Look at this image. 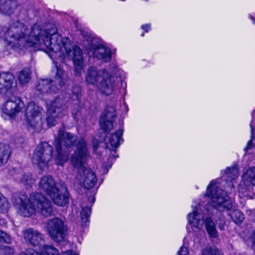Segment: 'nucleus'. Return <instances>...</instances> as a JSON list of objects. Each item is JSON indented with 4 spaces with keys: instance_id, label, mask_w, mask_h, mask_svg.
<instances>
[{
    "instance_id": "f257e3e1",
    "label": "nucleus",
    "mask_w": 255,
    "mask_h": 255,
    "mask_svg": "<svg viewBox=\"0 0 255 255\" xmlns=\"http://www.w3.org/2000/svg\"><path fill=\"white\" fill-rule=\"evenodd\" d=\"M0 41L7 50L18 51L32 46H39L52 59L54 54L64 63L73 61L76 75L80 76L85 66L80 48L67 37L57 33L56 27L50 25L43 29L34 24L29 31L27 26L16 21L0 28Z\"/></svg>"
},
{
    "instance_id": "f03ea898",
    "label": "nucleus",
    "mask_w": 255,
    "mask_h": 255,
    "mask_svg": "<svg viewBox=\"0 0 255 255\" xmlns=\"http://www.w3.org/2000/svg\"><path fill=\"white\" fill-rule=\"evenodd\" d=\"M76 149L72 155L71 162L75 168L82 167L89 157L87 143L83 138L77 140L72 134L63 130L59 131L54 142L56 153L52 156L53 148L47 142L38 145L33 153L32 161L42 170L47 169L52 161L58 165H63L68 160L70 149L74 146Z\"/></svg>"
},
{
    "instance_id": "7ed1b4c3",
    "label": "nucleus",
    "mask_w": 255,
    "mask_h": 255,
    "mask_svg": "<svg viewBox=\"0 0 255 255\" xmlns=\"http://www.w3.org/2000/svg\"><path fill=\"white\" fill-rule=\"evenodd\" d=\"M118 69V66L114 63L103 69L91 66L86 71L85 82L87 85L96 88L102 94L110 95L118 89V79L114 76Z\"/></svg>"
},
{
    "instance_id": "20e7f679",
    "label": "nucleus",
    "mask_w": 255,
    "mask_h": 255,
    "mask_svg": "<svg viewBox=\"0 0 255 255\" xmlns=\"http://www.w3.org/2000/svg\"><path fill=\"white\" fill-rule=\"evenodd\" d=\"M13 205L17 214L24 217H29L36 212L49 217L53 212L51 202L39 193L31 194L29 198L25 194L19 195L15 199Z\"/></svg>"
},
{
    "instance_id": "39448f33",
    "label": "nucleus",
    "mask_w": 255,
    "mask_h": 255,
    "mask_svg": "<svg viewBox=\"0 0 255 255\" xmlns=\"http://www.w3.org/2000/svg\"><path fill=\"white\" fill-rule=\"evenodd\" d=\"M220 183L217 180H212L207 187L204 198L215 209L223 212L232 208V201L229 197L220 188Z\"/></svg>"
},
{
    "instance_id": "423d86ee",
    "label": "nucleus",
    "mask_w": 255,
    "mask_h": 255,
    "mask_svg": "<svg viewBox=\"0 0 255 255\" xmlns=\"http://www.w3.org/2000/svg\"><path fill=\"white\" fill-rule=\"evenodd\" d=\"M54 62L57 68L55 80L51 81L48 79L39 80L36 87V90L39 94L56 93L62 88L67 80V75L63 69L59 67L58 62Z\"/></svg>"
},
{
    "instance_id": "0eeeda50",
    "label": "nucleus",
    "mask_w": 255,
    "mask_h": 255,
    "mask_svg": "<svg viewBox=\"0 0 255 255\" xmlns=\"http://www.w3.org/2000/svg\"><path fill=\"white\" fill-rule=\"evenodd\" d=\"M42 109L34 102H29L25 109V116L29 130L38 132L42 128Z\"/></svg>"
},
{
    "instance_id": "6e6552de",
    "label": "nucleus",
    "mask_w": 255,
    "mask_h": 255,
    "mask_svg": "<svg viewBox=\"0 0 255 255\" xmlns=\"http://www.w3.org/2000/svg\"><path fill=\"white\" fill-rule=\"evenodd\" d=\"M240 198H252L255 190V168L252 167L244 169L242 176V181L239 185Z\"/></svg>"
},
{
    "instance_id": "1a4fd4ad",
    "label": "nucleus",
    "mask_w": 255,
    "mask_h": 255,
    "mask_svg": "<svg viewBox=\"0 0 255 255\" xmlns=\"http://www.w3.org/2000/svg\"><path fill=\"white\" fill-rule=\"evenodd\" d=\"M25 105L20 97L12 96L0 107L1 116L5 120L12 119L22 112Z\"/></svg>"
},
{
    "instance_id": "9d476101",
    "label": "nucleus",
    "mask_w": 255,
    "mask_h": 255,
    "mask_svg": "<svg viewBox=\"0 0 255 255\" xmlns=\"http://www.w3.org/2000/svg\"><path fill=\"white\" fill-rule=\"evenodd\" d=\"M67 106L65 100L58 97L47 105V122L49 126H55L59 119L63 117Z\"/></svg>"
},
{
    "instance_id": "9b49d317",
    "label": "nucleus",
    "mask_w": 255,
    "mask_h": 255,
    "mask_svg": "<svg viewBox=\"0 0 255 255\" xmlns=\"http://www.w3.org/2000/svg\"><path fill=\"white\" fill-rule=\"evenodd\" d=\"M206 205L203 202L202 205L193 203L192 204V211L188 214L187 219L188 221V227L190 226L193 231L194 229L199 230L203 228V224L205 223V214L202 213L201 206Z\"/></svg>"
},
{
    "instance_id": "f8f14e48",
    "label": "nucleus",
    "mask_w": 255,
    "mask_h": 255,
    "mask_svg": "<svg viewBox=\"0 0 255 255\" xmlns=\"http://www.w3.org/2000/svg\"><path fill=\"white\" fill-rule=\"evenodd\" d=\"M46 229L48 234L55 242L60 243L64 240L66 228L61 219L54 218L49 220L47 222Z\"/></svg>"
},
{
    "instance_id": "ddd939ff",
    "label": "nucleus",
    "mask_w": 255,
    "mask_h": 255,
    "mask_svg": "<svg viewBox=\"0 0 255 255\" xmlns=\"http://www.w3.org/2000/svg\"><path fill=\"white\" fill-rule=\"evenodd\" d=\"M86 163L82 167L76 168L80 170L77 178L85 188L90 189L95 185L97 178L94 171L89 168L84 167Z\"/></svg>"
},
{
    "instance_id": "4468645a",
    "label": "nucleus",
    "mask_w": 255,
    "mask_h": 255,
    "mask_svg": "<svg viewBox=\"0 0 255 255\" xmlns=\"http://www.w3.org/2000/svg\"><path fill=\"white\" fill-rule=\"evenodd\" d=\"M23 7L18 0H0V13L4 15H17Z\"/></svg>"
},
{
    "instance_id": "2eb2a0df",
    "label": "nucleus",
    "mask_w": 255,
    "mask_h": 255,
    "mask_svg": "<svg viewBox=\"0 0 255 255\" xmlns=\"http://www.w3.org/2000/svg\"><path fill=\"white\" fill-rule=\"evenodd\" d=\"M49 197L55 205L64 206L68 203L69 194L65 184L62 183L49 195Z\"/></svg>"
},
{
    "instance_id": "dca6fc26",
    "label": "nucleus",
    "mask_w": 255,
    "mask_h": 255,
    "mask_svg": "<svg viewBox=\"0 0 255 255\" xmlns=\"http://www.w3.org/2000/svg\"><path fill=\"white\" fill-rule=\"evenodd\" d=\"M90 51L94 57L103 61L108 62L111 59V51L103 43L96 44L93 42Z\"/></svg>"
},
{
    "instance_id": "f3484780",
    "label": "nucleus",
    "mask_w": 255,
    "mask_h": 255,
    "mask_svg": "<svg viewBox=\"0 0 255 255\" xmlns=\"http://www.w3.org/2000/svg\"><path fill=\"white\" fill-rule=\"evenodd\" d=\"M14 75L9 72L0 73V94L7 95L16 86Z\"/></svg>"
},
{
    "instance_id": "a211bd4d",
    "label": "nucleus",
    "mask_w": 255,
    "mask_h": 255,
    "mask_svg": "<svg viewBox=\"0 0 255 255\" xmlns=\"http://www.w3.org/2000/svg\"><path fill=\"white\" fill-rule=\"evenodd\" d=\"M23 236L26 243L33 246L40 245L43 240L42 234L31 228L24 230L23 232Z\"/></svg>"
},
{
    "instance_id": "6ab92c4d",
    "label": "nucleus",
    "mask_w": 255,
    "mask_h": 255,
    "mask_svg": "<svg viewBox=\"0 0 255 255\" xmlns=\"http://www.w3.org/2000/svg\"><path fill=\"white\" fill-rule=\"evenodd\" d=\"M116 110L114 107H108L106 110L105 117H101L100 120L101 128L105 131L113 128V119L116 116Z\"/></svg>"
},
{
    "instance_id": "aec40b11",
    "label": "nucleus",
    "mask_w": 255,
    "mask_h": 255,
    "mask_svg": "<svg viewBox=\"0 0 255 255\" xmlns=\"http://www.w3.org/2000/svg\"><path fill=\"white\" fill-rule=\"evenodd\" d=\"M60 185V184H56L54 180L51 176H45L40 179L39 183V189L41 191L44 192L49 196Z\"/></svg>"
},
{
    "instance_id": "412c9836",
    "label": "nucleus",
    "mask_w": 255,
    "mask_h": 255,
    "mask_svg": "<svg viewBox=\"0 0 255 255\" xmlns=\"http://www.w3.org/2000/svg\"><path fill=\"white\" fill-rule=\"evenodd\" d=\"M123 129H120L117 130L114 134H112L108 137L106 139L107 147L115 151L121 143L123 141Z\"/></svg>"
},
{
    "instance_id": "4be33fe9",
    "label": "nucleus",
    "mask_w": 255,
    "mask_h": 255,
    "mask_svg": "<svg viewBox=\"0 0 255 255\" xmlns=\"http://www.w3.org/2000/svg\"><path fill=\"white\" fill-rule=\"evenodd\" d=\"M11 152V148L9 144L0 143V167L7 162Z\"/></svg>"
},
{
    "instance_id": "5701e85b",
    "label": "nucleus",
    "mask_w": 255,
    "mask_h": 255,
    "mask_svg": "<svg viewBox=\"0 0 255 255\" xmlns=\"http://www.w3.org/2000/svg\"><path fill=\"white\" fill-rule=\"evenodd\" d=\"M239 175V168L238 166L235 165L232 168L228 167L223 172L222 178L227 181H232L236 179Z\"/></svg>"
},
{
    "instance_id": "b1692460",
    "label": "nucleus",
    "mask_w": 255,
    "mask_h": 255,
    "mask_svg": "<svg viewBox=\"0 0 255 255\" xmlns=\"http://www.w3.org/2000/svg\"><path fill=\"white\" fill-rule=\"evenodd\" d=\"M205 225L209 237L212 238H216L218 237V232L214 223L210 217L206 218Z\"/></svg>"
},
{
    "instance_id": "393cba45",
    "label": "nucleus",
    "mask_w": 255,
    "mask_h": 255,
    "mask_svg": "<svg viewBox=\"0 0 255 255\" xmlns=\"http://www.w3.org/2000/svg\"><path fill=\"white\" fill-rule=\"evenodd\" d=\"M250 128L252 133L251 139L248 141L247 146L245 148V150L251 148L255 144V110L252 113V120L250 123Z\"/></svg>"
},
{
    "instance_id": "a878e982",
    "label": "nucleus",
    "mask_w": 255,
    "mask_h": 255,
    "mask_svg": "<svg viewBox=\"0 0 255 255\" xmlns=\"http://www.w3.org/2000/svg\"><path fill=\"white\" fill-rule=\"evenodd\" d=\"M91 208L88 206H82L80 212L81 225L82 227L87 226L89 222V217L91 214Z\"/></svg>"
},
{
    "instance_id": "bb28decb",
    "label": "nucleus",
    "mask_w": 255,
    "mask_h": 255,
    "mask_svg": "<svg viewBox=\"0 0 255 255\" xmlns=\"http://www.w3.org/2000/svg\"><path fill=\"white\" fill-rule=\"evenodd\" d=\"M38 255H59L58 250L53 246L45 245L42 247Z\"/></svg>"
},
{
    "instance_id": "cd10ccee",
    "label": "nucleus",
    "mask_w": 255,
    "mask_h": 255,
    "mask_svg": "<svg viewBox=\"0 0 255 255\" xmlns=\"http://www.w3.org/2000/svg\"><path fill=\"white\" fill-rule=\"evenodd\" d=\"M11 205L8 199L0 192V213H6L10 209Z\"/></svg>"
},
{
    "instance_id": "c85d7f7f",
    "label": "nucleus",
    "mask_w": 255,
    "mask_h": 255,
    "mask_svg": "<svg viewBox=\"0 0 255 255\" xmlns=\"http://www.w3.org/2000/svg\"><path fill=\"white\" fill-rule=\"evenodd\" d=\"M30 73L28 69H25L21 71L18 76L19 83L22 85L27 83L30 79Z\"/></svg>"
},
{
    "instance_id": "c756f323",
    "label": "nucleus",
    "mask_w": 255,
    "mask_h": 255,
    "mask_svg": "<svg viewBox=\"0 0 255 255\" xmlns=\"http://www.w3.org/2000/svg\"><path fill=\"white\" fill-rule=\"evenodd\" d=\"M229 215L236 224L241 223L244 219L243 214L238 210H234Z\"/></svg>"
},
{
    "instance_id": "7c9ffc66",
    "label": "nucleus",
    "mask_w": 255,
    "mask_h": 255,
    "mask_svg": "<svg viewBox=\"0 0 255 255\" xmlns=\"http://www.w3.org/2000/svg\"><path fill=\"white\" fill-rule=\"evenodd\" d=\"M12 241V239L9 235L0 230V243L11 244Z\"/></svg>"
},
{
    "instance_id": "2f4dec72",
    "label": "nucleus",
    "mask_w": 255,
    "mask_h": 255,
    "mask_svg": "<svg viewBox=\"0 0 255 255\" xmlns=\"http://www.w3.org/2000/svg\"><path fill=\"white\" fill-rule=\"evenodd\" d=\"M72 99L74 100H76L77 102L76 104H78L80 99L82 97L81 88L79 86L74 87L72 90Z\"/></svg>"
},
{
    "instance_id": "473e14b6",
    "label": "nucleus",
    "mask_w": 255,
    "mask_h": 255,
    "mask_svg": "<svg viewBox=\"0 0 255 255\" xmlns=\"http://www.w3.org/2000/svg\"><path fill=\"white\" fill-rule=\"evenodd\" d=\"M214 219L216 222L217 224L218 225V228L220 230H225V226L226 225V222L225 220V217L223 215H221L220 213L219 215V217L217 218L214 217Z\"/></svg>"
},
{
    "instance_id": "72a5a7b5",
    "label": "nucleus",
    "mask_w": 255,
    "mask_h": 255,
    "mask_svg": "<svg viewBox=\"0 0 255 255\" xmlns=\"http://www.w3.org/2000/svg\"><path fill=\"white\" fill-rule=\"evenodd\" d=\"M20 182L23 185H28L32 184L34 182V179L32 177L31 175L28 173L23 175Z\"/></svg>"
},
{
    "instance_id": "f704fd0d",
    "label": "nucleus",
    "mask_w": 255,
    "mask_h": 255,
    "mask_svg": "<svg viewBox=\"0 0 255 255\" xmlns=\"http://www.w3.org/2000/svg\"><path fill=\"white\" fill-rule=\"evenodd\" d=\"M202 255H220V254L217 249L208 247L203 250Z\"/></svg>"
},
{
    "instance_id": "c9c22d12",
    "label": "nucleus",
    "mask_w": 255,
    "mask_h": 255,
    "mask_svg": "<svg viewBox=\"0 0 255 255\" xmlns=\"http://www.w3.org/2000/svg\"><path fill=\"white\" fill-rule=\"evenodd\" d=\"M0 251L3 255H13L14 249L10 246H3L0 248Z\"/></svg>"
},
{
    "instance_id": "e433bc0d",
    "label": "nucleus",
    "mask_w": 255,
    "mask_h": 255,
    "mask_svg": "<svg viewBox=\"0 0 255 255\" xmlns=\"http://www.w3.org/2000/svg\"><path fill=\"white\" fill-rule=\"evenodd\" d=\"M177 255H189V252L187 247L184 243L177 253Z\"/></svg>"
},
{
    "instance_id": "4c0bfd02",
    "label": "nucleus",
    "mask_w": 255,
    "mask_h": 255,
    "mask_svg": "<svg viewBox=\"0 0 255 255\" xmlns=\"http://www.w3.org/2000/svg\"><path fill=\"white\" fill-rule=\"evenodd\" d=\"M177 255H189V252L187 247L184 243L177 253Z\"/></svg>"
},
{
    "instance_id": "58836bf2",
    "label": "nucleus",
    "mask_w": 255,
    "mask_h": 255,
    "mask_svg": "<svg viewBox=\"0 0 255 255\" xmlns=\"http://www.w3.org/2000/svg\"><path fill=\"white\" fill-rule=\"evenodd\" d=\"M19 255H38L33 249H28L25 252H22Z\"/></svg>"
},
{
    "instance_id": "ea45409f",
    "label": "nucleus",
    "mask_w": 255,
    "mask_h": 255,
    "mask_svg": "<svg viewBox=\"0 0 255 255\" xmlns=\"http://www.w3.org/2000/svg\"><path fill=\"white\" fill-rule=\"evenodd\" d=\"M59 255H79L78 254L72 250H67L62 252Z\"/></svg>"
},
{
    "instance_id": "a19ab883",
    "label": "nucleus",
    "mask_w": 255,
    "mask_h": 255,
    "mask_svg": "<svg viewBox=\"0 0 255 255\" xmlns=\"http://www.w3.org/2000/svg\"><path fill=\"white\" fill-rule=\"evenodd\" d=\"M141 28L146 32H147L150 29V24H146L141 26Z\"/></svg>"
},
{
    "instance_id": "79ce46f5",
    "label": "nucleus",
    "mask_w": 255,
    "mask_h": 255,
    "mask_svg": "<svg viewBox=\"0 0 255 255\" xmlns=\"http://www.w3.org/2000/svg\"><path fill=\"white\" fill-rule=\"evenodd\" d=\"M228 185H229V187L230 189H227V188L226 189V192L227 193H230L232 192L234 190V186H233V184H231V183H229Z\"/></svg>"
},
{
    "instance_id": "37998d69",
    "label": "nucleus",
    "mask_w": 255,
    "mask_h": 255,
    "mask_svg": "<svg viewBox=\"0 0 255 255\" xmlns=\"http://www.w3.org/2000/svg\"><path fill=\"white\" fill-rule=\"evenodd\" d=\"M249 17L250 19L252 20L253 22L255 24V17L251 14L249 15Z\"/></svg>"
},
{
    "instance_id": "c03bdc74",
    "label": "nucleus",
    "mask_w": 255,
    "mask_h": 255,
    "mask_svg": "<svg viewBox=\"0 0 255 255\" xmlns=\"http://www.w3.org/2000/svg\"><path fill=\"white\" fill-rule=\"evenodd\" d=\"M1 223L0 222V224L1 225H4L6 224V221L5 220H1Z\"/></svg>"
},
{
    "instance_id": "a18cd8bd",
    "label": "nucleus",
    "mask_w": 255,
    "mask_h": 255,
    "mask_svg": "<svg viewBox=\"0 0 255 255\" xmlns=\"http://www.w3.org/2000/svg\"><path fill=\"white\" fill-rule=\"evenodd\" d=\"M141 36H144V34L143 33L141 34Z\"/></svg>"
}]
</instances>
